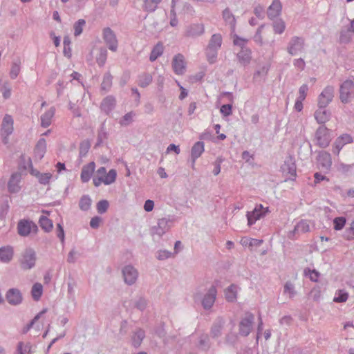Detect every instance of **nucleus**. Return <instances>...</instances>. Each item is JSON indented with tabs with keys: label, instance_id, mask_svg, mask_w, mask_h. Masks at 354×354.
<instances>
[{
	"label": "nucleus",
	"instance_id": "1",
	"mask_svg": "<svg viewBox=\"0 0 354 354\" xmlns=\"http://www.w3.org/2000/svg\"><path fill=\"white\" fill-rule=\"evenodd\" d=\"M37 260L36 252L32 248H26L19 259L20 267L24 270H28L35 266Z\"/></svg>",
	"mask_w": 354,
	"mask_h": 354
},
{
	"label": "nucleus",
	"instance_id": "2",
	"mask_svg": "<svg viewBox=\"0 0 354 354\" xmlns=\"http://www.w3.org/2000/svg\"><path fill=\"white\" fill-rule=\"evenodd\" d=\"M354 97V80H347L340 86L339 98L342 103L346 104Z\"/></svg>",
	"mask_w": 354,
	"mask_h": 354
},
{
	"label": "nucleus",
	"instance_id": "3",
	"mask_svg": "<svg viewBox=\"0 0 354 354\" xmlns=\"http://www.w3.org/2000/svg\"><path fill=\"white\" fill-rule=\"evenodd\" d=\"M281 169L283 174L287 176L285 180L286 181L295 180L297 176V167L295 158L292 156H289L286 158Z\"/></svg>",
	"mask_w": 354,
	"mask_h": 354
},
{
	"label": "nucleus",
	"instance_id": "4",
	"mask_svg": "<svg viewBox=\"0 0 354 354\" xmlns=\"http://www.w3.org/2000/svg\"><path fill=\"white\" fill-rule=\"evenodd\" d=\"M316 145L321 148L327 147L331 140L330 130L324 125H321L315 132Z\"/></svg>",
	"mask_w": 354,
	"mask_h": 354
},
{
	"label": "nucleus",
	"instance_id": "5",
	"mask_svg": "<svg viewBox=\"0 0 354 354\" xmlns=\"http://www.w3.org/2000/svg\"><path fill=\"white\" fill-rule=\"evenodd\" d=\"M174 219L170 216L164 217L158 219L157 225L153 226L151 229L152 234H157L162 236L171 228Z\"/></svg>",
	"mask_w": 354,
	"mask_h": 354
},
{
	"label": "nucleus",
	"instance_id": "6",
	"mask_svg": "<svg viewBox=\"0 0 354 354\" xmlns=\"http://www.w3.org/2000/svg\"><path fill=\"white\" fill-rule=\"evenodd\" d=\"M254 321V316L251 313H247L239 323V335L243 337H247L251 332L252 325Z\"/></svg>",
	"mask_w": 354,
	"mask_h": 354
},
{
	"label": "nucleus",
	"instance_id": "7",
	"mask_svg": "<svg viewBox=\"0 0 354 354\" xmlns=\"http://www.w3.org/2000/svg\"><path fill=\"white\" fill-rule=\"evenodd\" d=\"M268 212V207L264 209L261 204L257 205L252 211L247 212L246 216L248 225L251 226L254 224L257 221L264 217Z\"/></svg>",
	"mask_w": 354,
	"mask_h": 354
},
{
	"label": "nucleus",
	"instance_id": "8",
	"mask_svg": "<svg viewBox=\"0 0 354 354\" xmlns=\"http://www.w3.org/2000/svg\"><path fill=\"white\" fill-rule=\"evenodd\" d=\"M13 124L14 121L12 117L8 114H6L3 118L1 129V135L3 136V142L5 144L8 143V137L13 132Z\"/></svg>",
	"mask_w": 354,
	"mask_h": 354
},
{
	"label": "nucleus",
	"instance_id": "9",
	"mask_svg": "<svg viewBox=\"0 0 354 354\" xmlns=\"http://www.w3.org/2000/svg\"><path fill=\"white\" fill-rule=\"evenodd\" d=\"M304 48V39L301 37H292L288 44L287 51L291 55L301 53Z\"/></svg>",
	"mask_w": 354,
	"mask_h": 354
},
{
	"label": "nucleus",
	"instance_id": "10",
	"mask_svg": "<svg viewBox=\"0 0 354 354\" xmlns=\"http://www.w3.org/2000/svg\"><path fill=\"white\" fill-rule=\"evenodd\" d=\"M334 97V87L326 86L318 97V106L326 108L333 100Z\"/></svg>",
	"mask_w": 354,
	"mask_h": 354
},
{
	"label": "nucleus",
	"instance_id": "11",
	"mask_svg": "<svg viewBox=\"0 0 354 354\" xmlns=\"http://www.w3.org/2000/svg\"><path fill=\"white\" fill-rule=\"evenodd\" d=\"M217 295V290L214 285L211 286L204 295L201 304L205 310H209L213 306Z\"/></svg>",
	"mask_w": 354,
	"mask_h": 354
},
{
	"label": "nucleus",
	"instance_id": "12",
	"mask_svg": "<svg viewBox=\"0 0 354 354\" xmlns=\"http://www.w3.org/2000/svg\"><path fill=\"white\" fill-rule=\"evenodd\" d=\"M122 275L124 282L129 286L136 283L138 277V272L131 265H127L122 268Z\"/></svg>",
	"mask_w": 354,
	"mask_h": 354
},
{
	"label": "nucleus",
	"instance_id": "13",
	"mask_svg": "<svg viewBox=\"0 0 354 354\" xmlns=\"http://www.w3.org/2000/svg\"><path fill=\"white\" fill-rule=\"evenodd\" d=\"M103 39L109 49L115 52L118 49V40L114 32L109 27L103 30Z\"/></svg>",
	"mask_w": 354,
	"mask_h": 354
},
{
	"label": "nucleus",
	"instance_id": "14",
	"mask_svg": "<svg viewBox=\"0 0 354 354\" xmlns=\"http://www.w3.org/2000/svg\"><path fill=\"white\" fill-rule=\"evenodd\" d=\"M6 299L9 304L18 306L23 301L22 293L18 288H12L8 290L6 293Z\"/></svg>",
	"mask_w": 354,
	"mask_h": 354
},
{
	"label": "nucleus",
	"instance_id": "15",
	"mask_svg": "<svg viewBox=\"0 0 354 354\" xmlns=\"http://www.w3.org/2000/svg\"><path fill=\"white\" fill-rule=\"evenodd\" d=\"M18 233L22 236H28L32 230H37V226L32 221L22 220L17 225Z\"/></svg>",
	"mask_w": 354,
	"mask_h": 354
},
{
	"label": "nucleus",
	"instance_id": "16",
	"mask_svg": "<svg viewBox=\"0 0 354 354\" xmlns=\"http://www.w3.org/2000/svg\"><path fill=\"white\" fill-rule=\"evenodd\" d=\"M172 68L177 75H183L185 73V62L184 56L178 53L176 55L172 60Z\"/></svg>",
	"mask_w": 354,
	"mask_h": 354
},
{
	"label": "nucleus",
	"instance_id": "17",
	"mask_svg": "<svg viewBox=\"0 0 354 354\" xmlns=\"http://www.w3.org/2000/svg\"><path fill=\"white\" fill-rule=\"evenodd\" d=\"M310 231L309 221L307 220H301L295 226L293 230L288 234L289 239H294L295 236L300 234L306 233Z\"/></svg>",
	"mask_w": 354,
	"mask_h": 354
},
{
	"label": "nucleus",
	"instance_id": "18",
	"mask_svg": "<svg viewBox=\"0 0 354 354\" xmlns=\"http://www.w3.org/2000/svg\"><path fill=\"white\" fill-rule=\"evenodd\" d=\"M205 28L202 24H192L186 28L185 35L189 37H196L204 33Z\"/></svg>",
	"mask_w": 354,
	"mask_h": 354
},
{
	"label": "nucleus",
	"instance_id": "19",
	"mask_svg": "<svg viewBox=\"0 0 354 354\" xmlns=\"http://www.w3.org/2000/svg\"><path fill=\"white\" fill-rule=\"evenodd\" d=\"M225 319L222 317H218L214 322L211 328V336L213 338H217L222 334V330L225 325Z\"/></svg>",
	"mask_w": 354,
	"mask_h": 354
},
{
	"label": "nucleus",
	"instance_id": "20",
	"mask_svg": "<svg viewBox=\"0 0 354 354\" xmlns=\"http://www.w3.org/2000/svg\"><path fill=\"white\" fill-rule=\"evenodd\" d=\"M95 169V164L94 162H91L83 166L81 171V180L83 183H87L90 180L91 177Z\"/></svg>",
	"mask_w": 354,
	"mask_h": 354
},
{
	"label": "nucleus",
	"instance_id": "21",
	"mask_svg": "<svg viewBox=\"0 0 354 354\" xmlns=\"http://www.w3.org/2000/svg\"><path fill=\"white\" fill-rule=\"evenodd\" d=\"M281 3L279 0H273L271 5L268 7L267 10V15L270 19L278 17L281 12Z\"/></svg>",
	"mask_w": 354,
	"mask_h": 354
},
{
	"label": "nucleus",
	"instance_id": "22",
	"mask_svg": "<svg viewBox=\"0 0 354 354\" xmlns=\"http://www.w3.org/2000/svg\"><path fill=\"white\" fill-rule=\"evenodd\" d=\"M14 256L12 247L10 245L0 248V261L4 263L10 262Z\"/></svg>",
	"mask_w": 354,
	"mask_h": 354
},
{
	"label": "nucleus",
	"instance_id": "23",
	"mask_svg": "<svg viewBox=\"0 0 354 354\" xmlns=\"http://www.w3.org/2000/svg\"><path fill=\"white\" fill-rule=\"evenodd\" d=\"M21 179V174L19 173L12 174L8 183V191L10 193H17L20 190L19 185Z\"/></svg>",
	"mask_w": 354,
	"mask_h": 354
},
{
	"label": "nucleus",
	"instance_id": "24",
	"mask_svg": "<svg viewBox=\"0 0 354 354\" xmlns=\"http://www.w3.org/2000/svg\"><path fill=\"white\" fill-rule=\"evenodd\" d=\"M116 104L115 98L113 95L106 96L101 103V109L106 113L109 114L115 108Z\"/></svg>",
	"mask_w": 354,
	"mask_h": 354
},
{
	"label": "nucleus",
	"instance_id": "25",
	"mask_svg": "<svg viewBox=\"0 0 354 354\" xmlns=\"http://www.w3.org/2000/svg\"><path fill=\"white\" fill-rule=\"evenodd\" d=\"M314 115L316 121L319 124H324L330 120L331 113L328 110L325 109V108L319 107Z\"/></svg>",
	"mask_w": 354,
	"mask_h": 354
},
{
	"label": "nucleus",
	"instance_id": "26",
	"mask_svg": "<svg viewBox=\"0 0 354 354\" xmlns=\"http://www.w3.org/2000/svg\"><path fill=\"white\" fill-rule=\"evenodd\" d=\"M46 140L44 138H40L38 140V142L35 147V150H34L35 158H37L39 160H41L44 158V156L46 153Z\"/></svg>",
	"mask_w": 354,
	"mask_h": 354
},
{
	"label": "nucleus",
	"instance_id": "27",
	"mask_svg": "<svg viewBox=\"0 0 354 354\" xmlns=\"http://www.w3.org/2000/svg\"><path fill=\"white\" fill-rule=\"evenodd\" d=\"M317 160L322 167L329 169L332 165L330 154L326 151H320Z\"/></svg>",
	"mask_w": 354,
	"mask_h": 354
},
{
	"label": "nucleus",
	"instance_id": "28",
	"mask_svg": "<svg viewBox=\"0 0 354 354\" xmlns=\"http://www.w3.org/2000/svg\"><path fill=\"white\" fill-rule=\"evenodd\" d=\"M237 57L239 62L245 66L250 62L251 60V50L248 48H243L240 52L237 53Z\"/></svg>",
	"mask_w": 354,
	"mask_h": 354
},
{
	"label": "nucleus",
	"instance_id": "29",
	"mask_svg": "<svg viewBox=\"0 0 354 354\" xmlns=\"http://www.w3.org/2000/svg\"><path fill=\"white\" fill-rule=\"evenodd\" d=\"M204 151V143L203 142H196L192 147L191 151V156L193 161V165L194 164L196 160L199 158L203 152Z\"/></svg>",
	"mask_w": 354,
	"mask_h": 354
},
{
	"label": "nucleus",
	"instance_id": "30",
	"mask_svg": "<svg viewBox=\"0 0 354 354\" xmlns=\"http://www.w3.org/2000/svg\"><path fill=\"white\" fill-rule=\"evenodd\" d=\"M55 109L54 107L50 108L41 116V125L42 127L46 128L51 124L52 118L55 114Z\"/></svg>",
	"mask_w": 354,
	"mask_h": 354
},
{
	"label": "nucleus",
	"instance_id": "31",
	"mask_svg": "<svg viewBox=\"0 0 354 354\" xmlns=\"http://www.w3.org/2000/svg\"><path fill=\"white\" fill-rule=\"evenodd\" d=\"M162 0H144L142 8L144 11L147 12H153L156 10L158 5Z\"/></svg>",
	"mask_w": 354,
	"mask_h": 354
},
{
	"label": "nucleus",
	"instance_id": "32",
	"mask_svg": "<svg viewBox=\"0 0 354 354\" xmlns=\"http://www.w3.org/2000/svg\"><path fill=\"white\" fill-rule=\"evenodd\" d=\"M145 337V332L142 328L137 329L132 336V345L135 348H138L141 344L144 338Z\"/></svg>",
	"mask_w": 354,
	"mask_h": 354
},
{
	"label": "nucleus",
	"instance_id": "33",
	"mask_svg": "<svg viewBox=\"0 0 354 354\" xmlns=\"http://www.w3.org/2000/svg\"><path fill=\"white\" fill-rule=\"evenodd\" d=\"M225 297L229 302H234L237 298V286L234 284L230 285L225 290Z\"/></svg>",
	"mask_w": 354,
	"mask_h": 354
},
{
	"label": "nucleus",
	"instance_id": "34",
	"mask_svg": "<svg viewBox=\"0 0 354 354\" xmlns=\"http://www.w3.org/2000/svg\"><path fill=\"white\" fill-rule=\"evenodd\" d=\"M153 80V77L148 73H142L138 77V84L142 88L148 86Z\"/></svg>",
	"mask_w": 354,
	"mask_h": 354
},
{
	"label": "nucleus",
	"instance_id": "35",
	"mask_svg": "<svg viewBox=\"0 0 354 354\" xmlns=\"http://www.w3.org/2000/svg\"><path fill=\"white\" fill-rule=\"evenodd\" d=\"M164 47L162 43L158 42L156 45H155L150 53L149 60L151 62L156 61L158 57L162 55L163 53Z\"/></svg>",
	"mask_w": 354,
	"mask_h": 354
},
{
	"label": "nucleus",
	"instance_id": "36",
	"mask_svg": "<svg viewBox=\"0 0 354 354\" xmlns=\"http://www.w3.org/2000/svg\"><path fill=\"white\" fill-rule=\"evenodd\" d=\"M40 227L46 232H49L52 230L53 225V221L46 216H41L39 219Z\"/></svg>",
	"mask_w": 354,
	"mask_h": 354
},
{
	"label": "nucleus",
	"instance_id": "37",
	"mask_svg": "<svg viewBox=\"0 0 354 354\" xmlns=\"http://www.w3.org/2000/svg\"><path fill=\"white\" fill-rule=\"evenodd\" d=\"M225 21L230 25L232 28L236 26V19L234 15L231 12L228 8H225L222 13Z\"/></svg>",
	"mask_w": 354,
	"mask_h": 354
},
{
	"label": "nucleus",
	"instance_id": "38",
	"mask_svg": "<svg viewBox=\"0 0 354 354\" xmlns=\"http://www.w3.org/2000/svg\"><path fill=\"white\" fill-rule=\"evenodd\" d=\"M92 200L88 195H83L79 201L80 209L82 211H88L91 206Z\"/></svg>",
	"mask_w": 354,
	"mask_h": 354
},
{
	"label": "nucleus",
	"instance_id": "39",
	"mask_svg": "<svg viewBox=\"0 0 354 354\" xmlns=\"http://www.w3.org/2000/svg\"><path fill=\"white\" fill-rule=\"evenodd\" d=\"M222 44V37L220 34H214L209 41L207 47L219 49Z\"/></svg>",
	"mask_w": 354,
	"mask_h": 354
},
{
	"label": "nucleus",
	"instance_id": "40",
	"mask_svg": "<svg viewBox=\"0 0 354 354\" xmlns=\"http://www.w3.org/2000/svg\"><path fill=\"white\" fill-rule=\"evenodd\" d=\"M112 80L113 77L111 73L109 72L106 73L103 77V80L101 84V89L106 92L109 91L112 86Z\"/></svg>",
	"mask_w": 354,
	"mask_h": 354
},
{
	"label": "nucleus",
	"instance_id": "41",
	"mask_svg": "<svg viewBox=\"0 0 354 354\" xmlns=\"http://www.w3.org/2000/svg\"><path fill=\"white\" fill-rule=\"evenodd\" d=\"M43 292V287L42 285L39 283H35L31 290V295L34 300L38 301Z\"/></svg>",
	"mask_w": 354,
	"mask_h": 354
},
{
	"label": "nucleus",
	"instance_id": "42",
	"mask_svg": "<svg viewBox=\"0 0 354 354\" xmlns=\"http://www.w3.org/2000/svg\"><path fill=\"white\" fill-rule=\"evenodd\" d=\"M273 30L275 34H282L286 28V24L281 19H277L273 21Z\"/></svg>",
	"mask_w": 354,
	"mask_h": 354
},
{
	"label": "nucleus",
	"instance_id": "43",
	"mask_svg": "<svg viewBox=\"0 0 354 354\" xmlns=\"http://www.w3.org/2000/svg\"><path fill=\"white\" fill-rule=\"evenodd\" d=\"M107 59V50L105 48H100L99 53L96 57V62L97 64L102 67L106 63Z\"/></svg>",
	"mask_w": 354,
	"mask_h": 354
},
{
	"label": "nucleus",
	"instance_id": "44",
	"mask_svg": "<svg viewBox=\"0 0 354 354\" xmlns=\"http://www.w3.org/2000/svg\"><path fill=\"white\" fill-rule=\"evenodd\" d=\"M218 50V49L212 48V47H207L205 53L207 61L210 64L216 62L217 59Z\"/></svg>",
	"mask_w": 354,
	"mask_h": 354
},
{
	"label": "nucleus",
	"instance_id": "45",
	"mask_svg": "<svg viewBox=\"0 0 354 354\" xmlns=\"http://www.w3.org/2000/svg\"><path fill=\"white\" fill-rule=\"evenodd\" d=\"M117 177V172L115 169L109 170V173L103 176L104 178V185H111L115 181Z\"/></svg>",
	"mask_w": 354,
	"mask_h": 354
},
{
	"label": "nucleus",
	"instance_id": "46",
	"mask_svg": "<svg viewBox=\"0 0 354 354\" xmlns=\"http://www.w3.org/2000/svg\"><path fill=\"white\" fill-rule=\"evenodd\" d=\"M134 116L135 113L133 111L126 113L120 120V124L123 127L129 126L133 122Z\"/></svg>",
	"mask_w": 354,
	"mask_h": 354
},
{
	"label": "nucleus",
	"instance_id": "47",
	"mask_svg": "<svg viewBox=\"0 0 354 354\" xmlns=\"http://www.w3.org/2000/svg\"><path fill=\"white\" fill-rule=\"evenodd\" d=\"M283 293L289 294V297H294L297 292L295 290V286L291 281H287L283 286Z\"/></svg>",
	"mask_w": 354,
	"mask_h": 354
},
{
	"label": "nucleus",
	"instance_id": "48",
	"mask_svg": "<svg viewBox=\"0 0 354 354\" xmlns=\"http://www.w3.org/2000/svg\"><path fill=\"white\" fill-rule=\"evenodd\" d=\"M86 21L84 19H80L77 21L73 26L74 35L75 37L79 36L83 31V27L85 26Z\"/></svg>",
	"mask_w": 354,
	"mask_h": 354
},
{
	"label": "nucleus",
	"instance_id": "49",
	"mask_svg": "<svg viewBox=\"0 0 354 354\" xmlns=\"http://www.w3.org/2000/svg\"><path fill=\"white\" fill-rule=\"evenodd\" d=\"M148 305V301L143 297H140L137 300L135 301L134 306L138 310L143 311L146 309Z\"/></svg>",
	"mask_w": 354,
	"mask_h": 354
},
{
	"label": "nucleus",
	"instance_id": "50",
	"mask_svg": "<svg viewBox=\"0 0 354 354\" xmlns=\"http://www.w3.org/2000/svg\"><path fill=\"white\" fill-rule=\"evenodd\" d=\"M109 206V203L106 200L100 201L96 205L97 212L100 214L105 213Z\"/></svg>",
	"mask_w": 354,
	"mask_h": 354
},
{
	"label": "nucleus",
	"instance_id": "51",
	"mask_svg": "<svg viewBox=\"0 0 354 354\" xmlns=\"http://www.w3.org/2000/svg\"><path fill=\"white\" fill-rule=\"evenodd\" d=\"M346 224V218L343 216L336 217L333 220L334 229L341 230Z\"/></svg>",
	"mask_w": 354,
	"mask_h": 354
},
{
	"label": "nucleus",
	"instance_id": "52",
	"mask_svg": "<svg viewBox=\"0 0 354 354\" xmlns=\"http://www.w3.org/2000/svg\"><path fill=\"white\" fill-rule=\"evenodd\" d=\"M348 299V293L346 292L344 290H339L334 299H333V301L336 302V303H342V302H345Z\"/></svg>",
	"mask_w": 354,
	"mask_h": 354
},
{
	"label": "nucleus",
	"instance_id": "53",
	"mask_svg": "<svg viewBox=\"0 0 354 354\" xmlns=\"http://www.w3.org/2000/svg\"><path fill=\"white\" fill-rule=\"evenodd\" d=\"M91 147L90 142L88 140H84L80 145V156L84 157L88 153Z\"/></svg>",
	"mask_w": 354,
	"mask_h": 354
},
{
	"label": "nucleus",
	"instance_id": "54",
	"mask_svg": "<svg viewBox=\"0 0 354 354\" xmlns=\"http://www.w3.org/2000/svg\"><path fill=\"white\" fill-rule=\"evenodd\" d=\"M321 288L319 286H315L310 292L309 297L314 301H318L321 297Z\"/></svg>",
	"mask_w": 354,
	"mask_h": 354
},
{
	"label": "nucleus",
	"instance_id": "55",
	"mask_svg": "<svg viewBox=\"0 0 354 354\" xmlns=\"http://www.w3.org/2000/svg\"><path fill=\"white\" fill-rule=\"evenodd\" d=\"M37 175L39 182L42 185L48 184L50 179L52 177V174L50 173H37Z\"/></svg>",
	"mask_w": 354,
	"mask_h": 354
},
{
	"label": "nucleus",
	"instance_id": "56",
	"mask_svg": "<svg viewBox=\"0 0 354 354\" xmlns=\"http://www.w3.org/2000/svg\"><path fill=\"white\" fill-rule=\"evenodd\" d=\"M210 347L207 336H201L199 339V348L203 351H207Z\"/></svg>",
	"mask_w": 354,
	"mask_h": 354
},
{
	"label": "nucleus",
	"instance_id": "57",
	"mask_svg": "<svg viewBox=\"0 0 354 354\" xmlns=\"http://www.w3.org/2000/svg\"><path fill=\"white\" fill-rule=\"evenodd\" d=\"M232 104L231 103V104L222 105L220 109V111L223 116L227 117V116H230L232 115Z\"/></svg>",
	"mask_w": 354,
	"mask_h": 354
},
{
	"label": "nucleus",
	"instance_id": "58",
	"mask_svg": "<svg viewBox=\"0 0 354 354\" xmlns=\"http://www.w3.org/2000/svg\"><path fill=\"white\" fill-rule=\"evenodd\" d=\"M254 13L256 17L260 19H263L265 17L264 7L260 4L257 5L254 8Z\"/></svg>",
	"mask_w": 354,
	"mask_h": 354
},
{
	"label": "nucleus",
	"instance_id": "59",
	"mask_svg": "<svg viewBox=\"0 0 354 354\" xmlns=\"http://www.w3.org/2000/svg\"><path fill=\"white\" fill-rule=\"evenodd\" d=\"M223 162L222 157H218L214 162V168L213 169V174L214 176H217L221 172V165Z\"/></svg>",
	"mask_w": 354,
	"mask_h": 354
},
{
	"label": "nucleus",
	"instance_id": "60",
	"mask_svg": "<svg viewBox=\"0 0 354 354\" xmlns=\"http://www.w3.org/2000/svg\"><path fill=\"white\" fill-rule=\"evenodd\" d=\"M353 165H346L344 163H340L337 166V170L338 171L341 172L343 174H347L349 173L353 168Z\"/></svg>",
	"mask_w": 354,
	"mask_h": 354
},
{
	"label": "nucleus",
	"instance_id": "61",
	"mask_svg": "<svg viewBox=\"0 0 354 354\" xmlns=\"http://www.w3.org/2000/svg\"><path fill=\"white\" fill-rule=\"evenodd\" d=\"M237 340H238V336L235 333H228L225 336V343L226 344H228L230 345H234L237 342Z\"/></svg>",
	"mask_w": 354,
	"mask_h": 354
},
{
	"label": "nucleus",
	"instance_id": "62",
	"mask_svg": "<svg viewBox=\"0 0 354 354\" xmlns=\"http://www.w3.org/2000/svg\"><path fill=\"white\" fill-rule=\"evenodd\" d=\"M20 71V66L19 64L14 63L12 65L10 71V76L11 79L15 80L19 75Z\"/></svg>",
	"mask_w": 354,
	"mask_h": 354
},
{
	"label": "nucleus",
	"instance_id": "63",
	"mask_svg": "<svg viewBox=\"0 0 354 354\" xmlns=\"http://www.w3.org/2000/svg\"><path fill=\"white\" fill-rule=\"evenodd\" d=\"M344 144L337 138L334 143L333 147V153L334 154L338 155L339 153L340 150L343 148Z\"/></svg>",
	"mask_w": 354,
	"mask_h": 354
},
{
	"label": "nucleus",
	"instance_id": "64",
	"mask_svg": "<svg viewBox=\"0 0 354 354\" xmlns=\"http://www.w3.org/2000/svg\"><path fill=\"white\" fill-rule=\"evenodd\" d=\"M344 236L347 240L354 239V220L352 221L350 227L347 230L346 234Z\"/></svg>",
	"mask_w": 354,
	"mask_h": 354
}]
</instances>
